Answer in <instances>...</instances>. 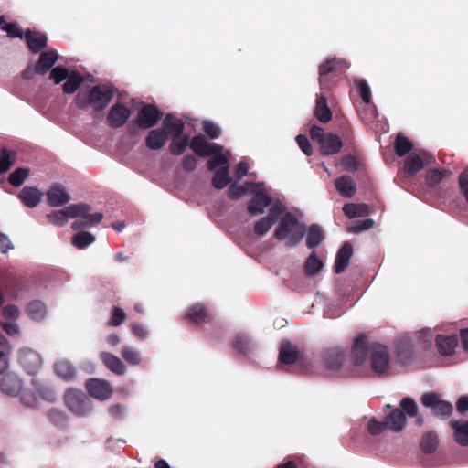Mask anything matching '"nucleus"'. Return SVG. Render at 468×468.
<instances>
[{"label": "nucleus", "instance_id": "nucleus-1", "mask_svg": "<svg viewBox=\"0 0 468 468\" xmlns=\"http://www.w3.org/2000/svg\"><path fill=\"white\" fill-rule=\"evenodd\" d=\"M114 89L108 85H95L91 88L82 89L76 96V106L84 110L92 107L94 111L104 110L114 96Z\"/></svg>", "mask_w": 468, "mask_h": 468}, {"label": "nucleus", "instance_id": "nucleus-2", "mask_svg": "<svg viewBox=\"0 0 468 468\" xmlns=\"http://www.w3.org/2000/svg\"><path fill=\"white\" fill-rule=\"evenodd\" d=\"M305 235V227L299 224L298 219L291 213H286L274 231V237L285 240L287 247L297 246Z\"/></svg>", "mask_w": 468, "mask_h": 468}, {"label": "nucleus", "instance_id": "nucleus-3", "mask_svg": "<svg viewBox=\"0 0 468 468\" xmlns=\"http://www.w3.org/2000/svg\"><path fill=\"white\" fill-rule=\"evenodd\" d=\"M310 136L313 141L319 144L322 155H334L338 154L343 147V140L337 134L326 133L324 129L318 125L311 127Z\"/></svg>", "mask_w": 468, "mask_h": 468}, {"label": "nucleus", "instance_id": "nucleus-4", "mask_svg": "<svg viewBox=\"0 0 468 468\" xmlns=\"http://www.w3.org/2000/svg\"><path fill=\"white\" fill-rule=\"evenodd\" d=\"M162 112L154 104H144L138 112L135 123H129L127 130L130 134L137 133V129H150L156 125Z\"/></svg>", "mask_w": 468, "mask_h": 468}, {"label": "nucleus", "instance_id": "nucleus-5", "mask_svg": "<svg viewBox=\"0 0 468 468\" xmlns=\"http://www.w3.org/2000/svg\"><path fill=\"white\" fill-rule=\"evenodd\" d=\"M64 399L68 408L77 416L83 417L91 411V401L81 390L69 388Z\"/></svg>", "mask_w": 468, "mask_h": 468}, {"label": "nucleus", "instance_id": "nucleus-6", "mask_svg": "<svg viewBox=\"0 0 468 468\" xmlns=\"http://www.w3.org/2000/svg\"><path fill=\"white\" fill-rule=\"evenodd\" d=\"M421 404L431 410V414L440 419H448L453 410L451 402L441 399V395L436 392H426L420 398Z\"/></svg>", "mask_w": 468, "mask_h": 468}, {"label": "nucleus", "instance_id": "nucleus-7", "mask_svg": "<svg viewBox=\"0 0 468 468\" xmlns=\"http://www.w3.org/2000/svg\"><path fill=\"white\" fill-rule=\"evenodd\" d=\"M325 367L332 372H340L342 377L349 376L345 370L346 364V351L333 347L325 349L322 354Z\"/></svg>", "mask_w": 468, "mask_h": 468}, {"label": "nucleus", "instance_id": "nucleus-8", "mask_svg": "<svg viewBox=\"0 0 468 468\" xmlns=\"http://www.w3.org/2000/svg\"><path fill=\"white\" fill-rule=\"evenodd\" d=\"M370 364L375 374L381 377L390 368V356L388 348L379 344H374L370 349Z\"/></svg>", "mask_w": 468, "mask_h": 468}, {"label": "nucleus", "instance_id": "nucleus-9", "mask_svg": "<svg viewBox=\"0 0 468 468\" xmlns=\"http://www.w3.org/2000/svg\"><path fill=\"white\" fill-rule=\"evenodd\" d=\"M251 193L254 197L248 204L247 210L250 215H261L265 212V208L271 204V197L261 189L262 185L259 183H250Z\"/></svg>", "mask_w": 468, "mask_h": 468}, {"label": "nucleus", "instance_id": "nucleus-10", "mask_svg": "<svg viewBox=\"0 0 468 468\" xmlns=\"http://www.w3.org/2000/svg\"><path fill=\"white\" fill-rule=\"evenodd\" d=\"M90 209V205L78 203L68 206L63 210H55L48 214L49 223L57 226H64L69 218H77L78 215Z\"/></svg>", "mask_w": 468, "mask_h": 468}, {"label": "nucleus", "instance_id": "nucleus-11", "mask_svg": "<svg viewBox=\"0 0 468 468\" xmlns=\"http://www.w3.org/2000/svg\"><path fill=\"white\" fill-rule=\"evenodd\" d=\"M344 61L336 58H328L319 66V84L322 90L330 88L331 75L342 69Z\"/></svg>", "mask_w": 468, "mask_h": 468}, {"label": "nucleus", "instance_id": "nucleus-12", "mask_svg": "<svg viewBox=\"0 0 468 468\" xmlns=\"http://www.w3.org/2000/svg\"><path fill=\"white\" fill-rule=\"evenodd\" d=\"M131 116V110L123 103L114 104L109 111L107 122L112 128L122 127Z\"/></svg>", "mask_w": 468, "mask_h": 468}, {"label": "nucleus", "instance_id": "nucleus-13", "mask_svg": "<svg viewBox=\"0 0 468 468\" xmlns=\"http://www.w3.org/2000/svg\"><path fill=\"white\" fill-rule=\"evenodd\" d=\"M88 393L100 400L109 399L112 394V389L106 380L90 378L85 383Z\"/></svg>", "mask_w": 468, "mask_h": 468}, {"label": "nucleus", "instance_id": "nucleus-14", "mask_svg": "<svg viewBox=\"0 0 468 468\" xmlns=\"http://www.w3.org/2000/svg\"><path fill=\"white\" fill-rule=\"evenodd\" d=\"M184 318L188 323L201 324L210 323L212 315L203 303H197L186 309Z\"/></svg>", "mask_w": 468, "mask_h": 468}, {"label": "nucleus", "instance_id": "nucleus-15", "mask_svg": "<svg viewBox=\"0 0 468 468\" xmlns=\"http://www.w3.org/2000/svg\"><path fill=\"white\" fill-rule=\"evenodd\" d=\"M189 147L201 157L213 155V154L221 152L222 149L221 146L216 144L208 143L202 135L194 136L189 143Z\"/></svg>", "mask_w": 468, "mask_h": 468}, {"label": "nucleus", "instance_id": "nucleus-16", "mask_svg": "<svg viewBox=\"0 0 468 468\" xmlns=\"http://www.w3.org/2000/svg\"><path fill=\"white\" fill-rule=\"evenodd\" d=\"M458 337L456 335H438L435 339V345L440 355L450 356L454 354L458 346Z\"/></svg>", "mask_w": 468, "mask_h": 468}, {"label": "nucleus", "instance_id": "nucleus-17", "mask_svg": "<svg viewBox=\"0 0 468 468\" xmlns=\"http://www.w3.org/2000/svg\"><path fill=\"white\" fill-rule=\"evenodd\" d=\"M91 207H90V209L78 215L75 221L72 222L71 228L74 230H79L80 229L84 228H90L92 226H96L100 224L103 218V215L101 212H97L94 214H90Z\"/></svg>", "mask_w": 468, "mask_h": 468}, {"label": "nucleus", "instance_id": "nucleus-18", "mask_svg": "<svg viewBox=\"0 0 468 468\" xmlns=\"http://www.w3.org/2000/svg\"><path fill=\"white\" fill-rule=\"evenodd\" d=\"M24 37L29 50L34 54L38 53L41 49L47 47V36L39 31L27 29L25 32Z\"/></svg>", "mask_w": 468, "mask_h": 468}, {"label": "nucleus", "instance_id": "nucleus-19", "mask_svg": "<svg viewBox=\"0 0 468 468\" xmlns=\"http://www.w3.org/2000/svg\"><path fill=\"white\" fill-rule=\"evenodd\" d=\"M48 202L51 207H61L67 204L70 196L66 192L63 186L56 184L47 192Z\"/></svg>", "mask_w": 468, "mask_h": 468}, {"label": "nucleus", "instance_id": "nucleus-20", "mask_svg": "<svg viewBox=\"0 0 468 468\" xmlns=\"http://www.w3.org/2000/svg\"><path fill=\"white\" fill-rule=\"evenodd\" d=\"M353 255V246L349 242H345L337 251L335 261V272L339 274L345 271L349 264Z\"/></svg>", "mask_w": 468, "mask_h": 468}, {"label": "nucleus", "instance_id": "nucleus-21", "mask_svg": "<svg viewBox=\"0 0 468 468\" xmlns=\"http://www.w3.org/2000/svg\"><path fill=\"white\" fill-rule=\"evenodd\" d=\"M167 132L162 128L152 129L145 138V145L151 150L161 149L167 142Z\"/></svg>", "mask_w": 468, "mask_h": 468}, {"label": "nucleus", "instance_id": "nucleus-22", "mask_svg": "<svg viewBox=\"0 0 468 468\" xmlns=\"http://www.w3.org/2000/svg\"><path fill=\"white\" fill-rule=\"evenodd\" d=\"M167 132V136L181 137L184 134L185 123L181 119L175 117L173 114L168 113L163 121V128Z\"/></svg>", "mask_w": 468, "mask_h": 468}, {"label": "nucleus", "instance_id": "nucleus-23", "mask_svg": "<svg viewBox=\"0 0 468 468\" xmlns=\"http://www.w3.org/2000/svg\"><path fill=\"white\" fill-rule=\"evenodd\" d=\"M335 186L344 197H352L356 192L355 180L348 175H343L335 180Z\"/></svg>", "mask_w": 468, "mask_h": 468}, {"label": "nucleus", "instance_id": "nucleus-24", "mask_svg": "<svg viewBox=\"0 0 468 468\" xmlns=\"http://www.w3.org/2000/svg\"><path fill=\"white\" fill-rule=\"evenodd\" d=\"M19 362L29 374H35L41 367L39 355L31 350L22 352Z\"/></svg>", "mask_w": 468, "mask_h": 468}, {"label": "nucleus", "instance_id": "nucleus-25", "mask_svg": "<svg viewBox=\"0 0 468 468\" xmlns=\"http://www.w3.org/2000/svg\"><path fill=\"white\" fill-rule=\"evenodd\" d=\"M300 354L293 345L289 341L281 344L279 351V361L284 365H292L298 361Z\"/></svg>", "mask_w": 468, "mask_h": 468}, {"label": "nucleus", "instance_id": "nucleus-26", "mask_svg": "<svg viewBox=\"0 0 468 468\" xmlns=\"http://www.w3.org/2000/svg\"><path fill=\"white\" fill-rule=\"evenodd\" d=\"M351 353L356 366L362 365L365 362L368 355L367 341L365 335H359L356 339Z\"/></svg>", "mask_w": 468, "mask_h": 468}, {"label": "nucleus", "instance_id": "nucleus-27", "mask_svg": "<svg viewBox=\"0 0 468 468\" xmlns=\"http://www.w3.org/2000/svg\"><path fill=\"white\" fill-rule=\"evenodd\" d=\"M58 60L56 51H44L40 54L39 58L35 66V71L37 74L45 75Z\"/></svg>", "mask_w": 468, "mask_h": 468}, {"label": "nucleus", "instance_id": "nucleus-28", "mask_svg": "<svg viewBox=\"0 0 468 468\" xmlns=\"http://www.w3.org/2000/svg\"><path fill=\"white\" fill-rule=\"evenodd\" d=\"M0 387L4 393L17 396L22 390V381L15 375L6 374L3 377Z\"/></svg>", "mask_w": 468, "mask_h": 468}, {"label": "nucleus", "instance_id": "nucleus-29", "mask_svg": "<svg viewBox=\"0 0 468 468\" xmlns=\"http://www.w3.org/2000/svg\"><path fill=\"white\" fill-rule=\"evenodd\" d=\"M100 358L102 361V363L104 364V366L109 370L113 372L114 374H116V375L125 374L126 367L118 356H116L109 352H101L100 354Z\"/></svg>", "mask_w": 468, "mask_h": 468}, {"label": "nucleus", "instance_id": "nucleus-30", "mask_svg": "<svg viewBox=\"0 0 468 468\" xmlns=\"http://www.w3.org/2000/svg\"><path fill=\"white\" fill-rule=\"evenodd\" d=\"M314 116L322 123H327L332 120V112L324 94L317 95L316 97Z\"/></svg>", "mask_w": 468, "mask_h": 468}, {"label": "nucleus", "instance_id": "nucleus-31", "mask_svg": "<svg viewBox=\"0 0 468 468\" xmlns=\"http://www.w3.org/2000/svg\"><path fill=\"white\" fill-rule=\"evenodd\" d=\"M453 430V439L461 446H468V421L452 420L450 423Z\"/></svg>", "mask_w": 468, "mask_h": 468}, {"label": "nucleus", "instance_id": "nucleus-32", "mask_svg": "<svg viewBox=\"0 0 468 468\" xmlns=\"http://www.w3.org/2000/svg\"><path fill=\"white\" fill-rule=\"evenodd\" d=\"M424 166L423 158L420 154L410 153L404 160L403 172L407 176H413Z\"/></svg>", "mask_w": 468, "mask_h": 468}, {"label": "nucleus", "instance_id": "nucleus-33", "mask_svg": "<svg viewBox=\"0 0 468 468\" xmlns=\"http://www.w3.org/2000/svg\"><path fill=\"white\" fill-rule=\"evenodd\" d=\"M42 194L35 187L26 186L24 187L18 197L22 203L27 207H35L41 201Z\"/></svg>", "mask_w": 468, "mask_h": 468}, {"label": "nucleus", "instance_id": "nucleus-34", "mask_svg": "<svg viewBox=\"0 0 468 468\" xmlns=\"http://www.w3.org/2000/svg\"><path fill=\"white\" fill-rule=\"evenodd\" d=\"M385 423L387 428L393 431H400L406 424V416L399 409H395L386 417Z\"/></svg>", "mask_w": 468, "mask_h": 468}, {"label": "nucleus", "instance_id": "nucleus-35", "mask_svg": "<svg viewBox=\"0 0 468 468\" xmlns=\"http://www.w3.org/2000/svg\"><path fill=\"white\" fill-rule=\"evenodd\" d=\"M343 212L349 218L367 217L369 214V207L367 204L364 203H349L343 207Z\"/></svg>", "mask_w": 468, "mask_h": 468}, {"label": "nucleus", "instance_id": "nucleus-36", "mask_svg": "<svg viewBox=\"0 0 468 468\" xmlns=\"http://www.w3.org/2000/svg\"><path fill=\"white\" fill-rule=\"evenodd\" d=\"M439 440L435 432L429 431L423 434L420 441V448L422 452L430 454L436 451Z\"/></svg>", "mask_w": 468, "mask_h": 468}, {"label": "nucleus", "instance_id": "nucleus-37", "mask_svg": "<svg viewBox=\"0 0 468 468\" xmlns=\"http://www.w3.org/2000/svg\"><path fill=\"white\" fill-rule=\"evenodd\" d=\"M55 371L65 380H72L76 376L75 367L68 360H59L55 364Z\"/></svg>", "mask_w": 468, "mask_h": 468}, {"label": "nucleus", "instance_id": "nucleus-38", "mask_svg": "<svg viewBox=\"0 0 468 468\" xmlns=\"http://www.w3.org/2000/svg\"><path fill=\"white\" fill-rule=\"evenodd\" d=\"M66 80L62 86L63 92L66 94L74 93L84 81L83 77L77 71H70Z\"/></svg>", "mask_w": 468, "mask_h": 468}, {"label": "nucleus", "instance_id": "nucleus-39", "mask_svg": "<svg viewBox=\"0 0 468 468\" xmlns=\"http://www.w3.org/2000/svg\"><path fill=\"white\" fill-rule=\"evenodd\" d=\"M324 235L317 224H312L307 231L306 246L309 249L317 247L324 239Z\"/></svg>", "mask_w": 468, "mask_h": 468}, {"label": "nucleus", "instance_id": "nucleus-40", "mask_svg": "<svg viewBox=\"0 0 468 468\" xmlns=\"http://www.w3.org/2000/svg\"><path fill=\"white\" fill-rule=\"evenodd\" d=\"M230 182L231 177L229 176L228 166L218 169L212 178V186L217 189L225 188Z\"/></svg>", "mask_w": 468, "mask_h": 468}, {"label": "nucleus", "instance_id": "nucleus-41", "mask_svg": "<svg viewBox=\"0 0 468 468\" xmlns=\"http://www.w3.org/2000/svg\"><path fill=\"white\" fill-rule=\"evenodd\" d=\"M413 148L411 141H410L402 133H399L394 143L395 153L398 156L402 157L410 154Z\"/></svg>", "mask_w": 468, "mask_h": 468}, {"label": "nucleus", "instance_id": "nucleus-42", "mask_svg": "<svg viewBox=\"0 0 468 468\" xmlns=\"http://www.w3.org/2000/svg\"><path fill=\"white\" fill-rule=\"evenodd\" d=\"M27 312L33 320L40 321L46 315V305L43 302L35 300L27 304Z\"/></svg>", "mask_w": 468, "mask_h": 468}, {"label": "nucleus", "instance_id": "nucleus-43", "mask_svg": "<svg viewBox=\"0 0 468 468\" xmlns=\"http://www.w3.org/2000/svg\"><path fill=\"white\" fill-rule=\"evenodd\" d=\"M189 143L187 135L183 134L181 137H174L169 145V151L173 155H181L189 146Z\"/></svg>", "mask_w": 468, "mask_h": 468}, {"label": "nucleus", "instance_id": "nucleus-44", "mask_svg": "<svg viewBox=\"0 0 468 468\" xmlns=\"http://www.w3.org/2000/svg\"><path fill=\"white\" fill-rule=\"evenodd\" d=\"M94 241H95V237L91 233L87 232V231H80V232L76 233L72 237V240H71L72 244L80 250H83V249L87 248L89 245L92 244Z\"/></svg>", "mask_w": 468, "mask_h": 468}, {"label": "nucleus", "instance_id": "nucleus-45", "mask_svg": "<svg viewBox=\"0 0 468 468\" xmlns=\"http://www.w3.org/2000/svg\"><path fill=\"white\" fill-rule=\"evenodd\" d=\"M323 268V262L319 260L314 251L306 259L304 263V271L308 276H314L317 274Z\"/></svg>", "mask_w": 468, "mask_h": 468}, {"label": "nucleus", "instance_id": "nucleus-46", "mask_svg": "<svg viewBox=\"0 0 468 468\" xmlns=\"http://www.w3.org/2000/svg\"><path fill=\"white\" fill-rule=\"evenodd\" d=\"M16 161L15 154L6 148L0 150V175L6 173Z\"/></svg>", "mask_w": 468, "mask_h": 468}, {"label": "nucleus", "instance_id": "nucleus-47", "mask_svg": "<svg viewBox=\"0 0 468 468\" xmlns=\"http://www.w3.org/2000/svg\"><path fill=\"white\" fill-rule=\"evenodd\" d=\"M34 393L37 399L39 398L48 402H54L56 400V394L54 390L47 385H36Z\"/></svg>", "mask_w": 468, "mask_h": 468}, {"label": "nucleus", "instance_id": "nucleus-48", "mask_svg": "<svg viewBox=\"0 0 468 468\" xmlns=\"http://www.w3.org/2000/svg\"><path fill=\"white\" fill-rule=\"evenodd\" d=\"M28 175L29 169L23 167L16 168L13 173L10 174L8 181L14 186H20L23 185Z\"/></svg>", "mask_w": 468, "mask_h": 468}, {"label": "nucleus", "instance_id": "nucleus-49", "mask_svg": "<svg viewBox=\"0 0 468 468\" xmlns=\"http://www.w3.org/2000/svg\"><path fill=\"white\" fill-rule=\"evenodd\" d=\"M122 356L131 365L136 366L141 363V355L139 351L133 347L124 346L122 350Z\"/></svg>", "mask_w": 468, "mask_h": 468}, {"label": "nucleus", "instance_id": "nucleus-50", "mask_svg": "<svg viewBox=\"0 0 468 468\" xmlns=\"http://www.w3.org/2000/svg\"><path fill=\"white\" fill-rule=\"evenodd\" d=\"M400 408L402 412L410 417L418 415V405L411 398H403L400 401Z\"/></svg>", "mask_w": 468, "mask_h": 468}, {"label": "nucleus", "instance_id": "nucleus-51", "mask_svg": "<svg viewBox=\"0 0 468 468\" xmlns=\"http://www.w3.org/2000/svg\"><path fill=\"white\" fill-rule=\"evenodd\" d=\"M356 86L358 89L360 97L365 103L371 102V90L367 80L360 79L356 80Z\"/></svg>", "mask_w": 468, "mask_h": 468}, {"label": "nucleus", "instance_id": "nucleus-52", "mask_svg": "<svg viewBox=\"0 0 468 468\" xmlns=\"http://www.w3.org/2000/svg\"><path fill=\"white\" fill-rule=\"evenodd\" d=\"M125 312L122 308L114 306L112 310L108 324L111 326H119L125 321Z\"/></svg>", "mask_w": 468, "mask_h": 468}, {"label": "nucleus", "instance_id": "nucleus-53", "mask_svg": "<svg viewBox=\"0 0 468 468\" xmlns=\"http://www.w3.org/2000/svg\"><path fill=\"white\" fill-rule=\"evenodd\" d=\"M445 173V170L430 169L425 176L427 184L431 186L438 185L443 179Z\"/></svg>", "mask_w": 468, "mask_h": 468}, {"label": "nucleus", "instance_id": "nucleus-54", "mask_svg": "<svg viewBox=\"0 0 468 468\" xmlns=\"http://www.w3.org/2000/svg\"><path fill=\"white\" fill-rule=\"evenodd\" d=\"M274 225V223L267 217L261 218L254 225V232L259 236L265 235Z\"/></svg>", "mask_w": 468, "mask_h": 468}, {"label": "nucleus", "instance_id": "nucleus-55", "mask_svg": "<svg viewBox=\"0 0 468 468\" xmlns=\"http://www.w3.org/2000/svg\"><path fill=\"white\" fill-rule=\"evenodd\" d=\"M233 348L240 354H247L250 349V340L248 336L243 335H237L233 341Z\"/></svg>", "mask_w": 468, "mask_h": 468}, {"label": "nucleus", "instance_id": "nucleus-56", "mask_svg": "<svg viewBox=\"0 0 468 468\" xmlns=\"http://www.w3.org/2000/svg\"><path fill=\"white\" fill-rule=\"evenodd\" d=\"M1 29L5 31L7 36L11 38L18 37L22 39L25 36L18 24L15 22L5 23V25L1 27Z\"/></svg>", "mask_w": 468, "mask_h": 468}, {"label": "nucleus", "instance_id": "nucleus-57", "mask_svg": "<svg viewBox=\"0 0 468 468\" xmlns=\"http://www.w3.org/2000/svg\"><path fill=\"white\" fill-rule=\"evenodd\" d=\"M69 72L70 71L67 68L63 66H57L51 69L49 77L56 84H59L69 77Z\"/></svg>", "mask_w": 468, "mask_h": 468}, {"label": "nucleus", "instance_id": "nucleus-58", "mask_svg": "<svg viewBox=\"0 0 468 468\" xmlns=\"http://www.w3.org/2000/svg\"><path fill=\"white\" fill-rule=\"evenodd\" d=\"M375 222L373 219L367 218L363 220H357L353 223L352 226L348 228V231L352 233H358L367 229L373 228Z\"/></svg>", "mask_w": 468, "mask_h": 468}, {"label": "nucleus", "instance_id": "nucleus-59", "mask_svg": "<svg viewBox=\"0 0 468 468\" xmlns=\"http://www.w3.org/2000/svg\"><path fill=\"white\" fill-rule=\"evenodd\" d=\"M340 164L344 167L345 170H348V171H356L359 167L358 160L352 154H348L342 156V158L340 160Z\"/></svg>", "mask_w": 468, "mask_h": 468}, {"label": "nucleus", "instance_id": "nucleus-60", "mask_svg": "<svg viewBox=\"0 0 468 468\" xmlns=\"http://www.w3.org/2000/svg\"><path fill=\"white\" fill-rule=\"evenodd\" d=\"M213 154L215 156L207 161V169L209 171H214L218 167L228 166L227 165L228 160L220 152H218V154Z\"/></svg>", "mask_w": 468, "mask_h": 468}, {"label": "nucleus", "instance_id": "nucleus-61", "mask_svg": "<svg viewBox=\"0 0 468 468\" xmlns=\"http://www.w3.org/2000/svg\"><path fill=\"white\" fill-rule=\"evenodd\" d=\"M203 130L205 133L211 139H217L221 135L220 128L210 121H205L203 122Z\"/></svg>", "mask_w": 468, "mask_h": 468}, {"label": "nucleus", "instance_id": "nucleus-62", "mask_svg": "<svg viewBox=\"0 0 468 468\" xmlns=\"http://www.w3.org/2000/svg\"><path fill=\"white\" fill-rule=\"evenodd\" d=\"M248 191V188L243 186H239L236 183L230 185L228 190V196L232 200H237L240 198L243 195H245Z\"/></svg>", "mask_w": 468, "mask_h": 468}, {"label": "nucleus", "instance_id": "nucleus-63", "mask_svg": "<svg viewBox=\"0 0 468 468\" xmlns=\"http://www.w3.org/2000/svg\"><path fill=\"white\" fill-rule=\"evenodd\" d=\"M284 210L285 207L282 203H275L271 207L267 218H270L273 223H276V221L283 214Z\"/></svg>", "mask_w": 468, "mask_h": 468}, {"label": "nucleus", "instance_id": "nucleus-64", "mask_svg": "<svg viewBox=\"0 0 468 468\" xmlns=\"http://www.w3.org/2000/svg\"><path fill=\"white\" fill-rule=\"evenodd\" d=\"M459 186L461 189V192L465 197V200L468 203V168L464 169L460 175H459Z\"/></svg>", "mask_w": 468, "mask_h": 468}]
</instances>
